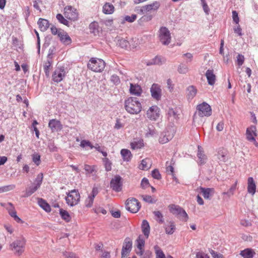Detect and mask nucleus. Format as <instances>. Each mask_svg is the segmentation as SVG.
I'll list each match as a JSON object with an SVG mask.
<instances>
[{
	"label": "nucleus",
	"mask_w": 258,
	"mask_h": 258,
	"mask_svg": "<svg viewBox=\"0 0 258 258\" xmlns=\"http://www.w3.org/2000/svg\"><path fill=\"white\" fill-rule=\"evenodd\" d=\"M58 37L60 41L65 45H69L72 43V39L68 33L64 31L59 32L58 34Z\"/></svg>",
	"instance_id": "obj_20"
},
{
	"label": "nucleus",
	"mask_w": 258,
	"mask_h": 258,
	"mask_svg": "<svg viewBox=\"0 0 258 258\" xmlns=\"http://www.w3.org/2000/svg\"><path fill=\"white\" fill-rule=\"evenodd\" d=\"M159 108L157 106H152L147 112V117L151 120H156L159 117Z\"/></svg>",
	"instance_id": "obj_13"
},
{
	"label": "nucleus",
	"mask_w": 258,
	"mask_h": 258,
	"mask_svg": "<svg viewBox=\"0 0 258 258\" xmlns=\"http://www.w3.org/2000/svg\"><path fill=\"white\" fill-rule=\"evenodd\" d=\"M43 178V174L42 173H40L39 174H38L37 175L36 178H35V185L36 186H37V187H38L39 188L40 187V186L42 184Z\"/></svg>",
	"instance_id": "obj_51"
},
{
	"label": "nucleus",
	"mask_w": 258,
	"mask_h": 258,
	"mask_svg": "<svg viewBox=\"0 0 258 258\" xmlns=\"http://www.w3.org/2000/svg\"><path fill=\"white\" fill-rule=\"evenodd\" d=\"M237 183V181H236L227 192H223L222 194L223 195H227L228 197H230L234 194V192L236 189Z\"/></svg>",
	"instance_id": "obj_40"
},
{
	"label": "nucleus",
	"mask_w": 258,
	"mask_h": 258,
	"mask_svg": "<svg viewBox=\"0 0 258 258\" xmlns=\"http://www.w3.org/2000/svg\"><path fill=\"white\" fill-rule=\"evenodd\" d=\"M172 161H171L170 163V164L168 165V162H166V172L168 173L170 172V174H171L172 173H174V167L173 166V165L174 164V163L172 164Z\"/></svg>",
	"instance_id": "obj_57"
},
{
	"label": "nucleus",
	"mask_w": 258,
	"mask_h": 258,
	"mask_svg": "<svg viewBox=\"0 0 258 258\" xmlns=\"http://www.w3.org/2000/svg\"><path fill=\"white\" fill-rule=\"evenodd\" d=\"M80 146L82 148H85L87 146H88L91 149L94 148V146L91 144V143L89 141L86 140H83L81 141L80 143Z\"/></svg>",
	"instance_id": "obj_55"
},
{
	"label": "nucleus",
	"mask_w": 258,
	"mask_h": 258,
	"mask_svg": "<svg viewBox=\"0 0 258 258\" xmlns=\"http://www.w3.org/2000/svg\"><path fill=\"white\" fill-rule=\"evenodd\" d=\"M166 59L165 57L161 55H156L153 58L146 62L148 66L152 65L161 66L165 63Z\"/></svg>",
	"instance_id": "obj_15"
},
{
	"label": "nucleus",
	"mask_w": 258,
	"mask_h": 258,
	"mask_svg": "<svg viewBox=\"0 0 258 258\" xmlns=\"http://www.w3.org/2000/svg\"><path fill=\"white\" fill-rule=\"evenodd\" d=\"M48 127L52 132L60 131L62 128V125L60 121L55 119L49 120Z\"/></svg>",
	"instance_id": "obj_18"
},
{
	"label": "nucleus",
	"mask_w": 258,
	"mask_h": 258,
	"mask_svg": "<svg viewBox=\"0 0 258 258\" xmlns=\"http://www.w3.org/2000/svg\"><path fill=\"white\" fill-rule=\"evenodd\" d=\"M124 108L128 113L137 114L141 111L142 105L138 98L131 97L125 100Z\"/></svg>",
	"instance_id": "obj_1"
},
{
	"label": "nucleus",
	"mask_w": 258,
	"mask_h": 258,
	"mask_svg": "<svg viewBox=\"0 0 258 258\" xmlns=\"http://www.w3.org/2000/svg\"><path fill=\"white\" fill-rule=\"evenodd\" d=\"M209 252L213 258H223V255L222 254L218 253L212 249L209 250Z\"/></svg>",
	"instance_id": "obj_62"
},
{
	"label": "nucleus",
	"mask_w": 258,
	"mask_h": 258,
	"mask_svg": "<svg viewBox=\"0 0 258 258\" xmlns=\"http://www.w3.org/2000/svg\"><path fill=\"white\" fill-rule=\"evenodd\" d=\"M198 158V163L199 165H202L206 163L207 161V156L204 154L202 150V148L198 146V152L197 153Z\"/></svg>",
	"instance_id": "obj_25"
},
{
	"label": "nucleus",
	"mask_w": 258,
	"mask_h": 258,
	"mask_svg": "<svg viewBox=\"0 0 258 258\" xmlns=\"http://www.w3.org/2000/svg\"><path fill=\"white\" fill-rule=\"evenodd\" d=\"M110 187L115 192H119L122 190V178L119 175H116L110 181Z\"/></svg>",
	"instance_id": "obj_10"
},
{
	"label": "nucleus",
	"mask_w": 258,
	"mask_h": 258,
	"mask_svg": "<svg viewBox=\"0 0 258 258\" xmlns=\"http://www.w3.org/2000/svg\"><path fill=\"white\" fill-rule=\"evenodd\" d=\"M142 230L146 238H148L150 232V227L149 222L146 220H144L142 223Z\"/></svg>",
	"instance_id": "obj_28"
},
{
	"label": "nucleus",
	"mask_w": 258,
	"mask_h": 258,
	"mask_svg": "<svg viewBox=\"0 0 258 258\" xmlns=\"http://www.w3.org/2000/svg\"><path fill=\"white\" fill-rule=\"evenodd\" d=\"M130 91L131 94L140 96H141L143 91L142 88L139 85L131 83L130 84Z\"/></svg>",
	"instance_id": "obj_24"
},
{
	"label": "nucleus",
	"mask_w": 258,
	"mask_h": 258,
	"mask_svg": "<svg viewBox=\"0 0 258 258\" xmlns=\"http://www.w3.org/2000/svg\"><path fill=\"white\" fill-rule=\"evenodd\" d=\"M244 61V55L240 54H238L237 56V59H236V62H237V64H238V66L239 67L241 66L243 64Z\"/></svg>",
	"instance_id": "obj_60"
},
{
	"label": "nucleus",
	"mask_w": 258,
	"mask_h": 258,
	"mask_svg": "<svg viewBox=\"0 0 258 258\" xmlns=\"http://www.w3.org/2000/svg\"><path fill=\"white\" fill-rule=\"evenodd\" d=\"M246 138L248 141H255V137L257 136L256 128L255 125H250L246 131Z\"/></svg>",
	"instance_id": "obj_16"
},
{
	"label": "nucleus",
	"mask_w": 258,
	"mask_h": 258,
	"mask_svg": "<svg viewBox=\"0 0 258 258\" xmlns=\"http://www.w3.org/2000/svg\"><path fill=\"white\" fill-rule=\"evenodd\" d=\"M175 132L173 128H167L162 132L159 137V142L161 144H165L170 141L174 137Z\"/></svg>",
	"instance_id": "obj_9"
},
{
	"label": "nucleus",
	"mask_w": 258,
	"mask_h": 258,
	"mask_svg": "<svg viewBox=\"0 0 258 258\" xmlns=\"http://www.w3.org/2000/svg\"><path fill=\"white\" fill-rule=\"evenodd\" d=\"M120 154L124 161L126 162L131 161L132 154L129 150L123 149L121 150Z\"/></svg>",
	"instance_id": "obj_33"
},
{
	"label": "nucleus",
	"mask_w": 258,
	"mask_h": 258,
	"mask_svg": "<svg viewBox=\"0 0 258 258\" xmlns=\"http://www.w3.org/2000/svg\"><path fill=\"white\" fill-rule=\"evenodd\" d=\"M137 242L138 248L140 250L143 249L145 245V240L141 238L140 236L138 237V239L137 240Z\"/></svg>",
	"instance_id": "obj_61"
},
{
	"label": "nucleus",
	"mask_w": 258,
	"mask_h": 258,
	"mask_svg": "<svg viewBox=\"0 0 258 258\" xmlns=\"http://www.w3.org/2000/svg\"><path fill=\"white\" fill-rule=\"evenodd\" d=\"M67 73L64 67H57L52 74V79L54 82L59 83L62 81Z\"/></svg>",
	"instance_id": "obj_8"
},
{
	"label": "nucleus",
	"mask_w": 258,
	"mask_h": 258,
	"mask_svg": "<svg viewBox=\"0 0 258 258\" xmlns=\"http://www.w3.org/2000/svg\"><path fill=\"white\" fill-rule=\"evenodd\" d=\"M111 81L115 85H117L120 84V80L119 77L116 75H112L111 76Z\"/></svg>",
	"instance_id": "obj_58"
},
{
	"label": "nucleus",
	"mask_w": 258,
	"mask_h": 258,
	"mask_svg": "<svg viewBox=\"0 0 258 258\" xmlns=\"http://www.w3.org/2000/svg\"><path fill=\"white\" fill-rule=\"evenodd\" d=\"M228 152L226 149L220 148L218 151L217 158L221 162H226L228 160Z\"/></svg>",
	"instance_id": "obj_22"
},
{
	"label": "nucleus",
	"mask_w": 258,
	"mask_h": 258,
	"mask_svg": "<svg viewBox=\"0 0 258 258\" xmlns=\"http://www.w3.org/2000/svg\"><path fill=\"white\" fill-rule=\"evenodd\" d=\"M59 214L61 218L66 222H70L71 220V217L69 213L62 209H59Z\"/></svg>",
	"instance_id": "obj_37"
},
{
	"label": "nucleus",
	"mask_w": 258,
	"mask_h": 258,
	"mask_svg": "<svg viewBox=\"0 0 258 258\" xmlns=\"http://www.w3.org/2000/svg\"><path fill=\"white\" fill-rule=\"evenodd\" d=\"M132 244V241L130 238H125L121 250L122 257L125 256L131 251Z\"/></svg>",
	"instance_id": "obj_14"
},
{
	"label": "nucleus",
	"mask_w": 258,
	"mask_h": 258,
	"mask_svg": "<svg viewBox=\"0 0 258 258\" xmlns=\"http://www.w3.org/2000/svg\"><path fill=\"white\" fill-rule=\"evenodd\" d=\"M240 254L243 258H253L255 254V252L253 249L250 248H247L241 250Z\"/></svg>",
	"instance_id": "obj_26"
},
{
	"label": "nucleus",
	"mask_w": 258,
	"mask_h": 258,
	"mask_svg": "<svg viewBox=\"0 0 258 258\" xmlns=\"http://www.w3.org/2000/svg\"><path fill=\"white\" fill-rule=\"evenodd\" d=\"M39 28L41 31H45L49 27L50 24L49 21L43 18H39L38 22Z\"/></svg>",
	"instance_id": "obj_27"
},
{
	"label": "nucleus",
	"mask_w": 258,
	"mask_h": 258,
	"mask_svg": "<svg viewBox=\"0 0 258 258\" xmlns=\"http://www.w3.org/2000/svg\"><path fill=\"white\" fill-rule=\"evenodd\" d=\"M98 193V188L96 187H93L91 192L85 201V204L86 207L90 208L92 206L94 199L97 195Z\"/></svg>",
	"instance_id": "obj_17"
},
{
	"label": "nucleus",
	"mask_w": 258,
	"mask_h": 258,
	"mask_svg": "<svg viewBox=\"0 0 258 258\" xmlns=\"http://www.w3.org/2000/svg\"><path fill=\"white\" fill-rule=\"evenodd\" d=\"M152 177L156 179H160L161 178V175L157 169H155L152 171Z\"/></svg>",
	"instance_id": "obj_59"
},
{
	"label": "nucleus",
	"mask_w": 258,
	"mask_h": 258,
	"mask_svg": "<svg viewBox=\"0 0 258 258\" xmlns=\"http://www.w3.org/2000/svg\"><path fill=\"white\" fill-rule=\"evenodd\" d=\"M38 204L45 212L48 213L51 211V208L50 205L44 199L42 198H38Z\"/></svg>",
	"instance_id": "obj_29"
},
{
	"label": "nucleus",
	"mask_w": 258,
	"mask_h": 258,
	"mask_svg": "<svg viewBox=\"0 0 258 258\" xmlns=\"http://www.w3.org/2000/svg\"><path fill=\"white\" fill-rule=\"evenodd\" d=\"M142 197L145 202L149 204H154L156 202V200L154 199L151 196L143 195Z\"/></svg>",
	"instance_id": "obj_54"
},
{
	"label": "nucleus",
	"mask_w": 258,
	"mask_h": 258,
	"mask_svg": "<svg viewBox=\"0 0 258 258\" xmlns=\"http://www.w3.org/2000/svg\"><path fill=\"white\" fill-rule=\"evenodd\" d=\"M168 208L170 212L177 216L179 215V214H180V212L182 209L179 206L174 204L170 205L168 206Z\"/></svg>",
	"instance_id": "obj_34"
},
{
	"label": "nucleus",
	"mask_w": 258,
	"mask_h": 258,
	"mask_svg": "<svg viewBox=\"0 0 258 258\" xmlns=\"http://www.w3.org/2000/svg\"><path fill=\"white\" fill-rule=\"evenodd\" d=\"M149 160L150 159L148 158L142 160L139 166L140 169L143 170H148L150 168L147 165Z\"/></svg>",
	"instance_id": "obj_50"
},
{
	"label": "nucleus",
	"mask_w": 258,
	"mask_h": 258,
	"mask_svg": "<svg viewBox=\"0 0 258 258\" xmlns=\"http://www.w3.org/2000/svg\"><path fill=\"white\" fill-rule=\"evenodd\" d=\"M137 18V16L136 14H132L131 16H125L124 17L123 21L121 22L122 24H124L125 21L128 22L129 23L134 22Z\"/></svg>",
	"instance_id": "obj_47"
},
{
	"label": "nucleus",
	"mask_w": 258,
	"mask_h": 258,
	"mask_svg": "<svg viewBox=\"0 0 258 258\" xmlns=\"http://www.w3.org/2000/svg\"><path fill=\"white\" fill-rule=\"evenodd\" d=\"M40 158V155L37 153H35L32 155V161L37 166H39L41 163Z\"/></svg>",
	"instance_id": "obj_46"
},
{
	"label": "nucleus",
	"mask_w": 258,
	"mask_h": 258,
	"mask_svg": "<svg viewBox=\"0 0 258 258\" xmlns=\"http://www.w3.org/2000/svg\"><path fill=\"white\" fill-rule=\"evenodd\" d=\"M154 249L155 250L156 258H166L165 254L158 245H155Z\"/></svg>",
	"instance_id": "obj_42"
},
{
	"label": "nucleus",
	"mask_w": 258,
	"mask_h": 258,
	"mask_svg": "<svg viewBox=\"0 0 258 258\" xmlns=\"http://www.w3.org/2000/svg\"><path fill=\"white\" fill-rule=\"evenodd\" d=\"M178 218H179L181 220L186 221L187 219H188V215L187 214L185 211L182 209L181 210L180 214L177 216Z\"/></svg>",
	"instance_id": "obj_53"
},
{
	"label": "nucleus",
	"mask_w": 258,
	"mask_h": 258,
	"mask_svg": "<svg viewBox=\"0 0 258 258\" xmlns=\"http://www.w3.org/2000/svg\"><path fill=\"white\" fill-rule=\"evenodd\" d=\"M103 162L105 166V170L106 171H110L111 170L112 163L107 158H104L103 159Z\"/></svg>",
	"instance_id": "obj_48"
},
{
	"label": "nucleus",
	"mask_w": 258,
	"mask_h": 258,
	"mask_svg": "<svg viewBox=\"0 0 258 258\" xmlns=\"http://www.w3.org/2000/svg\"><path fill=\"white\" fill-rule=\"evenodd\" d=\"M99 24L96 21H93L91 23L89 26V28L91 33L93 34L94 35H98L99 31Z\"/></svg>",
	"instance_id": "obj_30"
},
{
	"label": "nucleus",
	"mask_w": 258,
	"mask_h": 258,
	"mask_svg": "<svg viewBox=\"0 0 258 258\" xmlns=\"http://www.w3.org/2000/svg\"><path fill=\"white\" fill-rule=\"evenodd\" d=\"M177 71L179 73L184 74L187 73L188 68L186 64L181 63L178 66Z\"/></svg>",
	"instance_id": "obj_45"
},
{
	"label": "nucleus",
	"mask_w": 258,
	"mask_h": 258,
	"mask_svg": "<svg viewBox=\"0 0 258 258\" xmlns=\"http://www.w3.org/2000/svg\"><path fill=\"white\" fill-rule=\"evenodd\" d=\"M160 7V4L158 2L155 1L153 3L144 6V9L146 12H149L152 10L156 11Z\"/></svg>",
	"instance_id": "obj_31"
},
{
	"label": "nucleus",
	"mask_w": 258,
	"mask_h": 258,
	"mask_svg": "<svg viewBox=\"0 0 258 258\" xmlns=\"http://www.w3.org/2000/svg\"><path fill=\"white\" fill-rule=\"evenodd\" d=\"M197 111L193 115V120L195 121L196 115L198 114L200 117H209L212 114V108L209 104L205 102L197 106Z\"/></svg>",
	"instance_id": "obj_4"
},
{
	"label": "nucleus",
	"mask_w": 258,
	"mask_h": 258,
	"mask_svg": "<svg viewBox=\"0 0 258 258\" xmlns=\"http://www.w3.org/2000/svg\"><path fill=\"white\" fill-rule=\"evenodd\" d=\"M153 214L155 216V219L156 221H157L158 223L160 224H162L164 223V220L163 218V216L160 211H154Z\"/></svg>",
	"instance_id": "obj_43"
},
{
	"label": "nucleus",
	"mask_w": 258,
	"mask_h": 258,
	"mask_svg": "<svg viewBox=\"0 0 258 258\" xmlns=\"http://www.w3.org/2000/svg\"><path fill=\"white\" fill-rule=\"evenodd\" d=\"M201 193L206 199H209L211 196V191H213V188L200 187Z\"/></svg>",
	"instance_id": "obj_35"
},
{
	"label": "nucleus",
	"mask_w": 258,
	"mask_h": 258,
	"mask_svg": "<svg viewBox=\"0 0 258 258\" xmlns=\"http://www.w3.org/2000/svg\"><path fill=\"white\" fill-rule=\"evenodd\" d=\"M66 203L71 207L77 205L80 201V194L78 189H73L67 192Z\"/></svg>",
	"instance_id": "obj_5"
},
{
	"label": "nucleus",
	"mask_w": 258,
	"mask_h": 258,
	"mask_svg": "<svg viewBox=\"0 0 258 258\" xmlns=\"http://www.w3.org/2000/svg\"><path fill=\"white\" fill-rule=\"evenodd\" d=\"M152 19V17L151 15H144L138 20V22H139V24H141V23L145 22H148V21L151 20Z\"/></svg>",
	"instance_id": "obj_56"
},
{
	"label": "nucleus",
	"mask_w": 258,
	"mask_h": 258,
	"mask_svg": "<svg viewBox=\"0 0 258 258\" xmlns=\"http://www.w3.org/2000/svg\"><path fill=\"white\" fill-rule=\"evenodd\" d=\"M56 18L58 22L64 25L68 26L69 22L61 14H58L56 16Z\"/></svg>",
	"instance_id": "obj_52"
},
{
	"label": "nucleus",
	"mask_w": 258,
	"mask_h": 258,
	"mask_svg": "<svg viewBox=\"0 0 258 258\" xmlns=\"http://www.w3.org/2000/svg\"><path fill=\"white\" fill-rule=\"evenodd\" d=\"M63 255L66 258H79V257L73 252L65 251L63 252Z\"/></svg>",
	"instance_id": "obj_64"
},
{
	"label": "nucleus",
	"mask_w": 258,
	"mask_h": 258,
	"mask_svg": "<svg viewBox=\"0 0 258 258\" xmlns=\"http://www.w3.org/2000/svg\"><path fill=\"white\" fill-rule=\"evenodd\" d=\"M141 186L143 188H146L150 186L149 180L146 177H144L141 183Z\"/></svg>",
	"instance_id": "obj_63"
},
{
	"label": "nucleus",
	"mask_w": 258,
	"mask_h": 258,
	"mask_svg": "<svg viewBox=\"0 0 258 258\" xmlns=\"http://www.w3.org/2000/svg\"><path fill=\"white\" fill-rule=\"evenodd\" d=\"M26 240L23 236L18 237L10 244V247L14 254L20 256L25 251Z\"/></svg>",
	"instance_id": "obj_2"
},
{
	"label": "nucleus",
	"mask_w": 258,
	"mask_h": 258,
	"mask_svg": "<svg viewBox=\"0 0 258 258\" xmlns=\"http://www.w3.org/2000/svg\"><path fill=\"white\" fill-rule=\"evenodd\" d=\"M84 169L85 170L86 174H93L94 171H96V166L94 165L85 164Z\"/></svg>",
	"instance_id": "obj_41"
},
{
	"label": "nucleus",
	"mask_w": 258,
	"mask_h": 258,
	"mask_svg": "<svg viewBox=\"0 0 258 258\" xmlns=\"http://www.w3.org/2000/svg\"><path fill=\"white\" fill-rule=\"evenodd\" d=\"M175 230V225L173 221H170L169 225L165 227V232L168 234H172Z\"/></svg>",
	"instance_id": "obj_39"
},
{
	"label": "nucleus",
	"mask_w": 258,
	"mask_h": 258,
	"mask_svg": "<svg viewBox=\"0 0 258 258\" xmlns=\"http://www.w3.org/2000/svg\"><path fill=\"white\" fill-rule=\"evenodd\" d=\"M51 66V61L50 60H47L43 64V69L45 73V75L48 77L49 75V69L50 67Z\"/></svg>",
	"instance_id": "obj_44"
},
{
	"label": "nucleus",
	"mask_w": 258,
	"mask_h": 258,
	"mask_svg": "<svg viewBox=\"0 0 258 258\" xmlns=\"http://www.w3.org/2000/svg\"><path fill=\"white\" fill-rule=\"evenodd\" d=\"M106 63L100 58L96 57L91 58L87 63V68L95 72H101L105 68Z\"/></svg>",
	"instance_id": "obj_3"
},
{
	"label": "nucleus",
	"mask_w": 258,
	"mask_h": 258,
	"mask_svg": "<svg viewBox=\"0 0 258 258\" xmlns=\"http://www.w3.org/2000/svg\"><path fill=\"white\" fill-rule=\"evenodd\" d=\"M205 76L207 78L208 84L212 86L213 85L216 81V76L214 74L213 70H208L205 74Z\"/></svg>",
	"instance_id": "obj_23"
},
{
	"label": "nucleus",
	"mask_w": 258,
	"mask_h": 258,
	"mask_svg": "<svg viewBox=\"0 0 258 258\" xmlns=\"http://www.w3.org/2000/svg\"><path fill=\"white\" fill-rule=\"evenodd\" d=\"M64 14L67 19L72 21H76L78 18V14L77 10L70 6L64 8Z\"/></svg>",
	"instance_id": "obj_11"
},
{
	"label": "nucleus",
	"mask_w": 258,
	"mask_h": 258,
	"mask_svg": "<svg viewBox=\"0 0 258 258\" xmlns=\"http://www.w3.org/2000/svg\"><path fill=\"white\" fill-rule=\"evenodd\" d=\"M159 33V40L162 44L164 45H168L171 41V35L169 30L166 27H161Z\"/></svg>",
	"instance_id": "obj_7"
},
{
	"label": "nucleus",
	"mask_w": 258,
	"mask_h": 258,
	"mask_svg": "<svg viewBox=\"0 0 258 258\" xmlns=\"http://www.w3.org/2000/svg\"><path fill=\"white\" fill-rule=\"evenodd\" d=\"M38 187L36 186L35 185L34 186H31L29 187L26 189L25 195L23 196V197L26 198L30 197L33 193H34L38 189Z\"/></svg>",
	"instance_id": "obj_38"
},
{
	"label": "nucleus",
	"mask_w": 258,
	"mask_h": 258,
	"mask_svg": "<svg viewBox=\"0 0 258 258\" xmlns=\"http://www.w3.org/2000/svg\"><path fill=\"white\" fill-rule=\"evenodd\" d=\"M256 191V184L252 177H249L247 179V192L252 196Z\"/></svg>",
	"instance_id": "obj_21"
},
{
	"label": "nucleus",
	"mask_w": 258,
	"mask_h": 258,
	"mask_svg": "<svg viewBox=\"0 0 258 258\" xmlns=\"http://www.w3.org/2000/svg\"><path fill=\"white\" fill-rule=\"evenodd\" d=\"M117 44L120 47L124 48L125 49H128V48H130V42L124 38H121L118 39Z\"/></svg>",
	"instance_id": "obj_36"
},
{
	"label": "nucleus",
	"mask_w": 258,
	"mask_h": 258,
	"mask_svg": "<svg viewBox=\"0 0 258 258\" xmlns=\"http://www.w3.org/2000/svg\"><path fill=\"white\" fill-rule=\"evenodd\" d=\"M131 148L133 149H140L144 146L143 141L134 142L131 143Z\"/></svg>",
	"instance_id": "obj_49"
},
{
	"label": "nucleus",
	"mask_w": 258,
	"mask_h": 258,
	"mask_svg": "<svg viewBox=\"0 0 258 258\" xmlns=\"http://www.w3.org/2000/svg\"><path fill=\"white\" fill-rule=\"evenodd\" d=\"M126 209L132 213H137L141 208L140 203L134 198H128L125 202Z\"/></svg>",
	"instance_id": "obj_6"
},
{
	"label": "nucleus",
	"mask_w": 258,
	"mask_h": 258,
	"mask_svg": "<svg viewBox=\"0 0 258 258\" xmlns=\"http://www.w3.org/2000/svg\"><path fill=\"white\" fill-rule=\"evenodd\" d=\"M198 90L193 85L187 87L186 89V97L188 101H191L196 96Z\"/></svg>",
	"instance_id": "obj_19"
},
{
	"label": "nucleus",
	"mask_w": 258,
	"mask_h": 258,
	"mask_svg": "<svg viewBox=\"0 0 258 258\" xmlns=\"http://www.w3.org/2000/svg\"><path fill=\"white\" fill-rule=\"evenodd\" d=\"M150 92L151 96L154 99L156 100L161 99L162 90L159 85L154 83L150 88Z\"/></svg>",
	"instance_id": "obj_12"
},
{
	"label": "nucleus",
	"mask_w": 258,
	"mask_h": 258,
	"mask_svg": "<svg viewBox=\"0 0 258 258\" xmlns=\"http://www.w3.org/2000/svg\"><path fill=\"white\" fill-rule=\"evenodd\" d=\"M114 11V7L109 3H106L103 6V12L105 14H111Z\"/></svg>",
	"instance_id": "obj_32"
}]
</instances>
